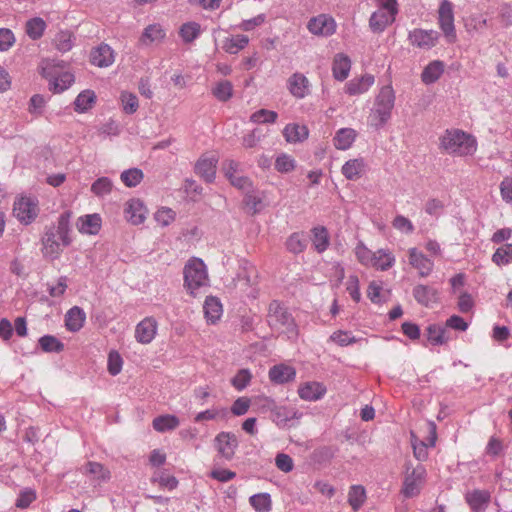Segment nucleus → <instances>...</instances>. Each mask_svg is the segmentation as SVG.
I'll use <instances>...</instances> for the list:
<instances>
[{
  "label": "nucleus",
  "instance_id": "1",
  "mask_svg": "<svg viewBox=\"0 0 512 512\" xmlns=\"http://www.w3.org/2000/svg\"><path fill=\"white\" fill-rule=\"evenodd\" d=\"M69 220L70 214L68 212L62 213L58 217L57 225L46 228L45 234L42 237V253L44 257L51 260L57 259L62 249L71 243L69 238Z\"/></svg>",
  "mask_w": 512,
  "mask_h": 512
},
{
  "label": "nucleus",
  "instance_id": "2",
  "mask_svg": "<svg viewBox=\"0 0 512 512\" xmlns=\"http://www.w3.org/2000/svg\"><path fill=\"white\" fill-rule=\"evenodd\" d=\"M439 141V148L454 157L472 156L477 150L476 138L460 129H447Z\"/></svg>",
  "mask_w": 512,
  "mask_h": 512
},
{
  "label": "nucleus",
  "instance_id": "3",
  "mask_svg": "<svg viewBox=\"0 0 512 512\" xmlns=\"http://www.w3.org/2000/svg\"><path fill=\"white\" fill-rule=\"evenodd\" d=\"M395 99V92L391 85H385L380 89L368 118L371 127L378 130L387 124L392 116Z\"/></svg>",
  "mask_w": 512,
  "mask_h": 512
},
{
  "label": "nucleus",
  "instance_id": "4",
  "mask_svg": "<svg viewBox=\"0 0 512 512\" xmlns=\"http://www.w3.org/2000/svg\"><path fill=\"white\" fill-rule=\"evenodd\" d=\"M64 68V62L56 59H44L40 64L41 74L49 81L50 90L61 93L74 82V75Z\"/></svg>",
  "mask_w": 512,
  "mask_h": 512
},
{
  "label": "nucleus",
  "instance_id": "5",
  "mask_svg": "<svg viewBox=\"0 0 512 512\" xmlns=\"http://www.w3.org/2000/svg\"><path fill=\"white\" fill-rule=\"evenodd\" d=\"M183 275L184 287L192 296H196L200 288L209 285L207 268L200 258L189 259L184 266Z\"/></svg>",
  "mask_w": 512,
  "mask_h": 512
},
{
  "label": "nucleus",
  "instance_id": "6",
  "mask_svg": "<svg viewBox=\"0 0 512 512\" xmlns=\"http://www.w3.org/2000/svg\"><path fill=\"white\" fill-rule=\"evenodd\" d=\"M398 14L397 0H378V9L369 18V28L373 33H382L391 25Z\"/></svg>",
  "mask_w": 512,
  "mask_h": 512
},
{
  "label": "nucleus",
  "instance_id": "7",
  "mask_svg": "<svg viewBox=\"0 0 512 512\" xmlns=\"http://www.w3.org/2000/svg\"><path fill=\"white\" fill-rule=\"evenodd\" d=\"M267 322L272 329L278 332L295 333L296 331L292 314L277 300H273L269 304Z\"/></svg>",
  "mask_w": 512,
  "mask_h": 512
},
{
  "label": "nucleus",
  "instance_id": "8",
  "mask_svg": "<svg viewBox=\"0 0 512 512\" xmlns=\"http://www.w3.org/2000/svg\"><path fill=\"white\" fill-rule=\"evenodd\" d=\"M438 24L448 43L456 41V30L454 25L453 4L448 0H443L438 9Z\"/></svg>",
  "mask_w": 512,
  "mask_h": 512
},
{
  "label": "nucleus",
  "instance_id": "9",
  "mask_svg": "<svg viewBox=\"0 0 512 512\" xmlns=\"http://www.w3.org/2000/svg\"><path fill=\"white\" fill-rule=\"evenodd\" d=\"M426 469L423 465H418L412 469L410 473H407L404 477L403 486L401 493L406 498H412L417 496L426 479Z\"/></svg>",
  "mask_w": 512,
  "mask_h": 512
},
{
  "label": "nucleus",
  "instance_id": "10",
  "mask_svg": "<svg viewBox=\"0 0 512 512\" xmlns=\"http://www.w3.org/2000/svg\"><path fill=\"white\" fill-rule=\"evenodd\" d=\"M439 33L435 30L415 28L408 33V41L413 47L421 50H430L436 46L439 40Z\"/></svg>",
  "mask_w": 512,
  "mask_h": 512
},
{
  "label": "nucleus",
  "instance_id": "11",
  "mask_svg": "<svg viewBox=\"0 0 512 512\" xmlns=\"http://www.w3.org/2000/svg\"><path fill=\"white\" fill-rule=\"evenodd\" d=\"M13 213L24 224H30L38 214V202L34 198L21 197L14 202Z\"/></svg>",
  "mask_w": 512,
  "mask_h": 512
},
{
  "label": "nucleus",
  "instance_id": "12",
  "mask_svg": "<svg viewBox=\"0 0 512 512\" xmlns=\"http://www.w3.org/2000/svg\"><path fill=\"white\" fill-rule=\"evenodd\" d=\"M307 29L313 35L328 37L336 32V22L328 14H319L308 21Z\"/></svg>",
  "mask_w": 512,
  "mask_h": 512
},
{
  "label": "nucleus",
  "instance_id": "13",
  "mask_svg": "<svg viewBox=\"0 0 512 512\" xmlns=\"http://www.w3.org/2000/svg\"><path fill=\"white\" fill-rule=\"evenodd\" d=\"M429 436L427 442L419 440L413 433L411 434V442L413 453L417 460L425 461L428 457V447H434L437 439L436 425L434 422L428 423Z\"/></svg>",
  "mask_w": 512,
  "mask_h": 512
},
{
  "label": "nucleus",
  "instance_id": "14",
  "mask_svg": "<svg viewBox=\"0 0 512 512\" xmlns=\"http://www.w3.org/2000/svg\"><path fill=\"white\" fill-rule=\"evenodd\" d=\"M214 441L218 453L226 460H231L239 444L237 436L232 432H220Z\"/></svg>",
  "mask_w": 512,
  "mask_h": 512
},
{
  "label": "nucleus",
  "instance_id": "15",
  "mask_svg": "<svg viewBox=\"0 0 512 512\" xmlns=\"http://www.w3.org/2000/svg\"><path fill=\"white\" fill-rule=\"evenodd\" d=\"M409 264L418 271L421 277H427L434 268V262L425 254L413 247L408 250Z\"/></svg>",
  "mask_w": 512,
  "mask_h": 512
},
{
  "label": "nucleus",
  "instance_id": "16",
  "mask_svg": "<svg viewBox=\"0 0 512 512\" xmlns=\"http://www.w3.org/2000/svg\"><path fill=\"white\" fill-rule=\"evenodd\" d=\"M158 323L153 317H146L135 328V339L141 344H149L157 334Z\"/></svg>",
  "mask_w": 512,
  "mask_h": 512
},
{
  "label": "nucleus",
  "instance_id": "17",
  "mask_svg": "<svg viewBox=\"0 0 512 512\" xmlns=\"http://www.w3.org/2000/svg\"><path fill=\"white\" fill-rule=\"evenodd\" d=\"M147 209L143 202L139 199H131L125 204L124 215L125 219L133 224H142L146 219Z\"/></svg>",
  "mask_w": 512,
  "mask_h": 512
},
{
  "label": "nucleus",
  "instance_id": "18",
  "mask_svg": "<svg viewBox=\"0 0 512 512\" xmlns=\"http://www.w3.org/2000/svg\"><path fill=\"white\" fill-rule=\"evenodd\" d=\"M271 419L278 426H285L289 421L300 418L299 412L294 407L278 406L270 401Z\"/></svg>",
  "mask_w": 512,
  "mask_h": 512
},
{
  "label": "nucleus",
  "instance_id": "19",
  "mask_svg": "<svg viewBox=\"0 0 512 512\" xmlns=\"http://www.w3.org/2000/svg\"><path fill=\"white\" fill-rule=\"evenodd\" d=\"M287 87L295 98L303 99L309 94L310 82L304 74L296 72L289 77Z\"/></svg>",
  "mask_w": 512,
  "mask_h": 512
},
{
  "label": "nucleus",
  "instance_id": "20",
  "mask_svg": "<svg viewBox=\"0 0 512 512\" xmlns=\"http://www.w3.org/2000/svg\"><path fill=\"white\" fill-rule=\"evenodd\" d=\"M91 63L97 67H109L115 61L113 49L108 44H100L91 52Z\"/></svg>",
  "mask_w": 512,
  "mask_h": 512
},
{
  "label": "nucleus",
  "instance_id": "21",
  "mask_svg": "<svg viewBox=\"0 0 512 512\" xmlns=\"http://www.w3.org/2000/svg\"><path fill=\"white\" fill-rule=\"evenodd\" d=\"M217 159L214 156H202L195 165V172L206 182L211 183L216 175Z\"/></svg>",
  "mask_w": 512,
  "mask_h": 512
},
{
  "label": "nucleus",
  "instance_id": "22",
  "mask_svg": "<svg viewBox=\"0 0 512 512\" xmlns=\"http://www.w3.org/2000/svg\"><path fill=\"white\" fill-rule=\"evenodd\" d=\"M412 294L417 303L426 307H429L438 300L437 289L429 285H416L413 288Z\"/></svg>",
  "mask_w": 512,
  "mask_h": 512
},
{
  "label": "nucleus",
  "instance_id": "23",
  "mask_svg": "<svg viewBox=\"0 0 512 512\" xmlns=\"http://www.w3.org/2000/svg\"><path fill=\"white\" fill-rule=\"evenodd\" d=\"M295 376V369L286 364L274 365L269 370V379L275 384L287 383L294 380Z\"/></svg>",
  "mask_w": 512,
  "mask_h": 512
},
{
  "label": "nucleus",
  "instance_id": "24",
  "mask_svg": "<svg viewBox=\"0 0 512 512\" xmlns=\"http://www.w3.org/2000/svg\"><path fill=\"white\" fill-rule=\"evenodd\" d=\"M326 393V387L320 382H307L299 387V397L305 401H317Z\"/></svg>",
  "mask_w": 512,
  "mask_h": 512
},
{
  "label": "nucleus",
  "instance_id": "25",
  "mask_svg": "<svg viewBox=\"0 0 512 512\" xmlns=\"http://www.w3.org/2000/svg\"><path fill=\"white\" fill-rule=\"evenodd\" d=\"M80 471L99 482H106L110 479V471L98 462L89 461L80 468Z\"/></svg>",
  "mask_w": 512,
  "mask_h": 512
},
{
  "label": "nucleus",
  "instance_id": "26",
  "mask_svg": "<svg viewBox=\"0 0 512 512\" xmlns=\"http://www.w3.org/2000/svg\"><path fill=\"white\" fill-rule=\"evenodd\" d=\"M374 76L366 74L360 78L352 79L346 84V93L354 96L360 95L369 90V88L374 84Z\"/></svg>",
  "mask_w": 512,
  "mask_h": 512
},
{
  "label": "nucleus",
  "instance_id": "27",
  "mask_svg": "<svg viewBox=\"0 0 512 512\" xmlns=\"http://www.w3.org/2000/svg\"><path fill=\"white\" fill-rule=\"evenodd\" d=\"M86 314L78 306H74L71 309H69L65 315V325L67 330L71 332H77L79 331L85 322Z\"/></svg>",
  "mask_w": 512,
  "mask_h": 512
},
{
  "label": "nucleus",
  "instance_id": "28",
  "mask_svg": "<svg viewBox=\"0 0 512 512\" xmlns=\"http://www.w3.org/2000/svg\"><path fill=\"white\" fill-rule=\"evenodd\" d=\"M351 69V60L343 53L336 54L333 60L332 72L336 80H345Z\"/></svg>",
  "mask_w": 512,
  "mask_h": 512
},
{
  "label": "nucleus",
  "instance_id": "29",
  "mask_svg": "<svg viewBox=\"0 0 512 512\" xmlns=\"http://www.w3.org/2000/svg\"><path fill=\"white\" fill-rule=\"evenodd\" d=\"M77 226L81 233L95 235L101 228V217L96 213L82 216L78 219Z\"/></svg>",
  "mask_w": 512,
  "mask_h": 512
},
{
  "label": "nucleus",
  "instance_id": "30",
  "mask_svg": "<svg viewBox=\"0 0 512 512\" xmlns=\"http://www.w3.org/2000/svg\"><path fill=\"white\" fill-rule=\"evenodd\" d=\"M309 131L306 126L290 123L283 129V136L288 143L302 142L308 138Z\"/></svg>",
  "mask_w": 512,
  "mask_h": 512
},
{
  "label": "nucleus",
  "instance_id": "31",
  "mask_svg": "<svg viewBox=\"0 0 512 512\" xmlns=\"http://www.w3.org/2000/svg\"><path fill=\"white\" fill-rule=\"evenodd\" d=\"M204 315L208 322L215 323L223 313L222 304L217 297L208 296L203 305Z\"/></svg>",
  "mask_w": 512,
  "mask_h": 512
},
{
  "label": "nucleus",
  "instance_id": "32",
  "mask_svg": "<svg viewBox=\"0 0 512 512\" xmlns=\"http://www.w3.org/2000/svg\"><path fill=\"white\" fill-rule=\"evenodd\" d=\"M364 169V160L362 158H356L346 161L342 166L341 172L346 179L354 181L363 175Z\"/></svg>",
  "mask_w": 512,
  "mask_h": 512
},
{
  "label": "nucleus",
  "instance_id": "33",
  "mask_svg": "<svg viewBox=\"0 0 512 512\" xmlns=\"http://www.w3.org/2000/svg\"><path fill=\"white\" fill-rule=\"evenodd\" d=\"M395 256L387 249H378L373 254L371 266L380 271H387L395 264Z\"/></svg>",
  "mask_w": 512,
  "mask_h": 512
},
{
  "label": "nucleus",
  "instance_id": "34",
  "mask_svg": "<svg viewBox=\"0 0 512 512\" xmlns=\"http://www.w3.org/2000/svg\"><path fill=\"white\" fill-rule=\"evenodd\" d=\"M357 133L352 128H341L339 129L334 138V146L339 150L349 149L356 139Z\"/></svg>",
  "mask_w": 512,
  "mask_h": 512
},
{
  "label": "nucleus",
  "instance_id": "35",
  "mask_svg": "<svg viewBox=\"0 0 512 512\" xmlns=\"http://www.w3.org/2000/svg\"><path fill=\"white\" fill-rule=\"evenodd\" d=\"M165 36L166 33L159 24H150L144 29L140 37V42L143 45H150L152 43L161 42Z\"/></svg>",
  "mask_w": 512,
  "mask_h": 512
},
{
  "label": "nucleus",
  "instance_id": "36",
  "mask_svg": "<svg viewBox=\"0 0 512 512\" xmlns=\"http://www.w3.org/2000/svg\"><path fill=\"white\" fill-rule=\"evenodd\" d=\"M444 72V64L442 61L435 60L429 63L421 74V79L425 84L436 82Z\"/></svg>",
  "mask_w": 512,
  "mask_h": 512
},
{
  "label": "nucleus",
  "instance_id": "37",
  "mask_svg": "<svg viewBox=\"0 0 512 512\" xmlns=\"http://www.w3.org/2000/svg\"><path fill=\"white\" fill-rule=\"evenodd\" d=\"M180 424L178 417L171 414L161 415L153 419V428L160 433L172 431Z\"/></svg>",
  "mask_w": 512,
  "mask_h": 512
},
{
  "label": "nucleus",
  "instance_id": "38",
  "mask_svg": "<svg viewBox=\"0 0 512 512\" xmlns=\"http://www.w3.org/2000/svg\"><path fill=\"white\" fill-rule=\"evenodd\" d=\"M490 494L485 490H473L466 494V501L475 510H481L488 503Z\"/></svg>",
  "mask_w": 512,
  "mask_h": 512
},
{
  "label": "nucleus",
  "instance_id": "39",
  "mask_svg": "<svg viewBox=\"0 0 512 512\" xmlns=\"http://www.w3.org/2000/svg\"><path fill=\"white\" fill-rule=\"evenodd\" d=\"M366 501V491L362 485H353L348 492V503L354 511H358Z\"/></svg>",
  "mask_w": 512,
  "mask_h": 512
},
{
  "label": "nucleus",
  "instance_id": "40",
  "mask_svg": "<svg viewBox=\"0 0 512 512\" xmlns=\"http://www.w3.org/2000/svg\"><path fill=\"white\" fill-rule=\"evenodd\" d=\"M96 101V95L92 90L82 91L75 99L74 106L77 112L88 111Z\"/></svg>",
  "mask_w": 512,
  "mask_h": 512
},
{
  "label": "nucleus",
  "instance_id": "41",
  "mask_svg": "<svg viewBox=\"0 0 512 512\" xmlns=\"http://www.w3.org/2000/svg\"><path fill=\"white\" fill-rule=\"evenodd\" d=\"M248 43V36L239 34L231 38H227L224 41L223 49L229 54H237L240 50L244 49Z\"/></svg>",
  "mask_w": 512,
  "mask_h": 512
},
{
  "label": "nucleus",
  "instance_id": "42",
  "mask_svg": "<svg viewBox=\"0 0 512 512\" xmlns=\"http://www.w3.org/2000/svg\"><path fill=\"white\" fill-rule=\"evenodd\" d=\"M313 234V245L317 252H324L329 246V235L328 231L323 226H318L312 229Z\"/></svg>",
  "mask_w": 512,
  "mask_h": 512
},
{
  "label": "nucleus",
  "instance_id": "43",
  "mask_svg": "<svg viewBox=\"0 0 512 512\" xmlns=\"http://www.w3.org/2000/svg\"><path fill=\"white\" fill-rule=\"evenodd\" d=\"M307 237L303 233H293L286 241L287 249L294 254L303 252L307 247Z\"/></svg>",
  "mask_w": 512,
  "mask_h": 512
},
{
  "label": "nucleus",
  "instance_id": "44",
  "mask_svg": "<svg viewBox=\"0 0 512 512\" xmlns=\"http://www.w3.org/2000/svg\"><path fill=\"white\" fill-rule=\"evenodd\" d=\"M244 204L246 208L249 210L251 214H256L261 211L262 205V197L258 191H255L251 188L249 191L244 193Z\"/></svg>",
  "mask_w": 512,
  "mask_h": 512
},
{
  "label": "nucleus",
  "instance_id": "45",
  "mask_svg": "<svg viewBox=\"0 0 512 512\" xmlns=\"http://www.w3.org/2000/svg\"><path fill=\"white\" fill-rule=\"evenodd\" d=\"M249 503L257 512H269L272 508L271 497L268 493L252 495L249 498Z\"/></svg>",
  "mask_w": 512,
  "mask_h": 512
},
{
  "label": "nucleus",
  "instance_id": "46",
  "mask_svg": "<svg viewBox=\"0 0 512 512\" xmlns=\"http://www.w3.org/2000/svg\"><path fill=\"white\" fill-rule=\"evenodd\" d=\"M45 28V21L39 17L32 18L26 23V33L33 40L41 38Z\"/></svg>",
  "mask_w": 512,
  "mask_h": 512
},
{
  "label": "nucleus",
  "instance_id": "47",
  "mask_svg": "<svg viewBox=\"0 0 512 512\" xmlns=\"http://www.w3.org/2000/svg\"><path fill=\"white\" fill-rule=\"evenodd\" d=\"M274 166L279 173H290L295 170L297 163L291 155L281 153L276 157Z\"/></svg>",
  "mask_w": 512,
  "mask_h": 512
},
{
  "label": "nucleus",
  "instance_id": "48",
  "mask_svg": "<svg viewBox=\"0 0 512 512\" xmlns=\"http://www.w3.org/2000/svg\"><path fill=\"white\" fill-rule=\"evenodd\" d=\"M113 182L108 177H100L91 185V192L97 197H105L112 192Z\"/></svg>",
  "mask_w": 512,
  "mask_h": 512
},
{
  "label": "nucleus",
  "instance_id": "49",
  "mask_svg": "<svg viewBox=\"0 0 512 512\" xmlns=\"http://www.w3.org/2000/svg\"><path fill=\"white\" fill-rule=\"evenodd\" d=\"M446 328L437 324H431L426 329L428 341L433 345H441L446 342Z\"/></svg>",
  "mask_w": 512,
  "mask_h": 512
},
{
  "label": "nucleus",
  "instance_id": "50",
  "mask_svg": "<svg viewBox=\"0 0 512 512\" xmlns=\"http://www.w3.org/2000/svg\"><path fill=\"white\" fill-rule=\"evenodd\" d=\"M277 119V112L267 109L257 110L250 116V121L256 124H273Z\"/></svg>",
  "mask_w": 512,
  "mask_h": 512
},
{
  "label": "nucleus",
  "instance_id": "51",
  "mask_svg": "<svg viewBox=\"0 0 512 512\" xmlns=\"http://www.w3.org/2000/svg\"><path fill=\"white\" fill-rule=\"evenodd\" d=\"M39 346L44 352H61L64 349V344L59 341L55 336L44 335L39 341Z\"/></svg>",
  "mask_w": 512,
  "mask_h": 512
},
{
  "label": "nucleus",
  "instance_id": "52",
  "mask_svg": "<svg viewBox=\"0 0 512 512\" xmlns=\"http://www.w3.org/2000/svg\"><path fill=\"white\" fill-rule=\"evenodd\" d=\"M120 179L125 186L135 187L142 181L143 172L138 168H130L121 173Z\"/></svg>",
  "mask_w": 512,
  "mask_h": 512
},
{
  "label": "nucleus",
  "instance_id": "53",
  "mask_svg": "<svg viewBox=\"0 0 512 512\" xmlns=\"http://www.w3.org/2000/svg\"><path fill=\"white\" fill-rule=\"evenodd\" d=\"M492 261L498 265H507L512 262V244L499 247L492 256Z\"/></svg>",
  "mask_w": 512,
  "mask_h": 512
},
{
  "label": "nucleus",
  "instance_id": "54",
  "mask_svg": "<svg viewBox=\"0 0 512 512\" xmlns=\"http://www.w3.org/2000/svg\"><path fill=\"white\" fill-rule=\"evenodd\" d=\"M122 109L126 114H134L139 107L138 98L135 94L123 91L120 96Z\"/></svg>",
  "mask_w": 512,
  "mask_h": 512
},
{
  "label": "nucleus",
  "instance_id": "55",
  "mask_svg": "<svg viewBox=\"0 0 512 512\" xmlns=\"http://www.w3.org/2000/svg\"><path fill=\"white\" fill-rule=\"evenodd\" d=\"M200 35V25L196 22H188L181 26L180 36L183 41L190 43Z\"/></svg>",
  "mask_w": 512,
  "mask_h": 512
},
{
  "label": "nucleus",
  "instance_id": "56",
  "mask_svg": "<svg viewBox=\"0 0 512 512\" xmlns=\"http://www.w3.org/2000/svg\"><path fill=\"white\" fill-rule=\"evenodd\" d=\"M497 20L503 29H509L512 27V6L510 4L502 3L498 7Z\"/></svg>",
  "mask_w": 512,
  "mask_h": 512
},
{
  "label": "nucleus",
  "instance_id": "57",
  "mask_svg": "<svg viewBox=\"0 0 512 512\" xmlns=\"http://www.w3.org/2000/svg\"><path fill=\"white\" fill-rule=\"evenodd\" d=\"M213 95L222 102L229 100L233 94V87L229 81H221L212 90Z\"/></svg>",
  "mask_w": 512,
  "mask_h": 512
},
{
  "label": "nucleus",
  "instance_id": "58",
  "mask_svg": "<svg viewBox=\"0 0 512 512\" xmlns=\"http://www.w3.org/2000/svg\"><path fill=\"white\" fill-rule=\"evenodd\" d=\"M55 47L60 52H67L73 47V36L69 31H60L55 37Z\"/></svg>",
  "mask_w": 512,
  "mask_h": 512
},
{
  "label": "nucleus",
  "instance_id": "59",
  "mask_svg": "<svg viewBox=\"0 0 512 512\" xmlns=\"http://www.w3.org/2000/svg\"><path fill=\"white\" fill-rule=\"evenodd\" d=\"M252 374L248 369H240L237 374L232 378L231 384L238 390H244L250 383Z\"/></svg>",
  "mask_w": 512,
  "mask_h": 512
},
{
  "label": "nucleus",
  "instance_id": "60",
  "mask_svg": "<svg viewBox=\"0 0 512 512\" xmlns=\"http://www.w3.org/2000/svg\"><path fill=\"white\" fill-rule=\"evenodd\" d=\"M374 252L368 249L362 242L355 247V255L357 260L364 266H371Z\"/></svg>",
  "mask_w": 512,
  "mask_h": 512
},
{
  "label": "nucleus",
  "instance_id": "61",
  "mask_svg": "<svg viewBox=\"0 0 512 512\" xmlns=\"http://www.w3.org/2000/svg\"><path fill=\"white\" fill-rule=\"evenodd\" d=\"M175 216L176 213L171 208L162 207L155 213L154 218L159 225L165 227L175 220Z\"/></svg>",
  "mask_w": 512,
  "mask_h": 512
},
{
  "label": "nucleus",
  "instance_id": "62",
  "mask_svg": "<svg viewBox=\"0 0 512 512\" xmlns=\"http://www.w3.org/2000/svg\"><path fill=\"white\" fill-rule=\"evenodd\" d=\"M152 480L168 490H173L178 486V480L174 476L167 475L164 472L155 473Z\"/></svg>",
  "mask_w": 512,
  "mask_h": 512
},
{
  "label": "nucleus",
  "instance_id": "63",
  "mask_svg": "<svg viewBox=\"0 0 512 512\" xmlns=\"http://www.w3.org/2000/svg\"><path fill=\"white\" fill-rule=\"evenodd\" d=\"M392 226L404 234H412L415 229L412 222L403 215H397L392 222Z\"/></svg>",
  "mask_w": 512,
  "mask_h": 512
},
{
  "label": "nucleus",
  "instance_id": "64",
  "mask_svg": "<svg viewBox=\"0 0 512 512\" xmlns=\"http://www.w3.org/2000/svg\"><path fill=\"white\" fill-rule=\"evenodd\" d=\"M263 136L264 135L262 134L261 130L259 128H255L243 136L242 145L245 148H253L258 145Z\"/></svg>",
  "mask_w": 512,
  "mask_h": 512
}]
</instances>
